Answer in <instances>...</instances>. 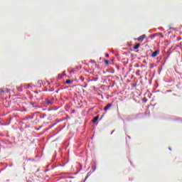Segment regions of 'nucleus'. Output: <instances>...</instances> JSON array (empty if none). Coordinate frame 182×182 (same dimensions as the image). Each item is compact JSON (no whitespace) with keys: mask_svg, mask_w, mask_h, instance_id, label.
I'll list each match as a JSON object with an SVG mask.
<instances>
[{"mask_svg":"<svg viewBox=\"0 0 182 182\" xmlns=\"http://www.w3.org/2000/svg\"><path fill=\"white\" fill-rule=\"evenodd\" d=\"M45 103L47 105V106H52V105H53V98L52 97L46 98Z\"/></svg>","mask_w":182,"mask_h":182,"instance_id":"f257e3e1","label":"nucleus"},{"mask_svg":"<svg viewBox=\"0 0 182 182\" xmlns=\"http://www.w3.org/2000/svg\"><path fill=\"white\" fill-rule=\"evenodd\" d=\"M146 39V34H144L141 36H139L138 38H136L135 41H139V42H142Z\"/></svg>","mask_w":182,"mask_h":182,"instance_id":"f03ea898","label":"nucleus"},{"mask_svg":"<svg viewBox=\"0 0 182 182\" xmlns=\"http://www.w3.org/2000/svg\"><path fill=\"white\" fill-rule=\"evenodd\" d=\"M160 54V50H155L152 54H151V58H156L157 55Z\"/></svg>","mask_w":182,"mask_h":182,"instance_id":"7ed1b4c3","label":"nucleus"},{"mask_svg":"<svg viewBox=\"0 0 182 182\" xmlns=\"http://www.w3.org/2000/svg\"><path fill=\"white\" fill-rule=\"evenodd\" d=\"M112 107V104L109 103L106 105V107L104 108L105 112H107V110H109Z\"/></svg>","mask_w":182,"mask_h":182,"instance_id":"20e7f679","label":"nucleus"},{"mask_svg":"<svg viewBox=\"0 0 182 182\" xmlns=\"http://www.w3.org/2000/svg\"><path fill=\"white\" fill-rule=\"evenodd\" d=\"M97 120H99V115H97V117L93 118L92 123H96V122H97Z\"/></svg>","mask_w":182,"mask_h":182,"instance_id":"39448f33","label":"nucleus"},{"mask_svg":"<svg viewBox=\"0 0 182 182\" xmlns=\"http://www.w3.org/2000/svg\"><path fill=\"white\" fill-rule=\"evenodd\" d=\"M140 48V43H137L134 47V50H136V49H139Z\"/></svg>","mask_w":182,"mask_h":182,"instance_id":"423d86ee","label":"nucleus"},{"mask_svg":"<svg viewBox=\"0 0 182 182\" xmlns=\"http://www.w3.org/2000/svg\"><path fill=\"white\" fill-rule=\"evenodd\" d=\"M24 89H31V84H26L24 85Z\"/></svg>","mask_w":182,"mask_h":182,"instance_id":"0eeeda50","label":"nucleus"},{"mask_svg":"<svg viewBox=\"0 0 182 182\" xmlns=\"http://www.w3.org/2000/svg\"><path fill=\"white\" fill-rule=\"evenodd\" d=\"M38 117H40V119H44L45 117H46V114H43V116L39 115Z\"/></svg>","mask_w":182,"mask_h":182,"instance_id":"6e6552de","label":"nucleus"},{"mask_svg":"<svg viewBox=\"0 0 182 182\" xmlns=\"http://www.w3.org/2000/svg\"><path fill=\"white\" fill-rule=\"evenodd\" d=\"M70 83H72V81H70V80H67L65 81V84H66V85H70Z\"/></svg>","mask_w":182,"mask_h":182,"instance_id":"1a4fd4ad","label":"nucleus"},{"mask_svg":"<svg viewBox=\"0 0 182 182\" xmlns=\"http://www.w3.org/2000/svg\"><path fill=\"white\" fill-rule=\"evenodd\" d=\"M4 93H5V91L3 89H0V95H4Z\"/></svg>","mask_w":182,"mask_h":182,"instance_id":"9d476101","label":"nucleus"},{"mask_svg":"<svg viewBox=\"0 0 182 182\" xmlns=\"http://www.w3.org/2000/svg\"><path fill=\"white\" fill-rule=\"evenodd\" d=\"M105 65H106L107 66L109 65V60H105Z\"/></svg>","mask_w":182,"mask_h":182,"instance_id":"9b49d317","label":"nucleus"},{"mask_svg":"<svg viewBox=\"0 0 182 182\" xmlns=\"http://www.w3.org/2000/svg\"><path fill=\"white\" fill-rule=\"evenodd\" d=\"M21 89H22V87H20L18 88V90L19 92H22V90H21Z\"/></svg>","mask_w":182,"mask_h":182,"instance_id":"f8f14e48","label":"nucleus"},{"mask_svg":"<svg viewBox=\"0 0 182 182\" xmlns=\"http://www.w3.org/2000/svg\"><path fill=\"white\" fill-rule=\"evenodd\" d=\"M62 77H63V75H58V79H62Z\"/></svg>","mask_w":182,"mask_h":182,"instance_id":"ddd939ff","label":"nucleus"},{"mask_svg":"<svg viewBox=\"0 0 182 182\" xmlns=\"http://www.w3.org/2000/svg\"><path fill=\"white\" fill-rule=\"evenodd\" d=\"M105 56H107V58H109V55L107 53L105 55Z\"/></svg>","mask_w":182,"mask_h":182,"instance_id":"4468645a","label":"nucleus"},{"mask_svg":"<svg viewBox=\"0 0 182 182\" xmlns=\"http://www.w3.org/2000/svg\"><path fill=\"white\" fill-rule=\"evenodd\" d=\"M161 38H164V36L163 35L161 34Z\"/></svg>","mask_w":182,"mask_h":182,"instance_id":"2eb2a0df","label":"nucleus"},{"mask_svg":"<svg viewBox=\"0 0 182 182\" xmlns=\"http://www.w3.org/2000/svg\"><path fill=\"white\" fill-rule=\"evenodd\" d=\"M167 92H171V90H167Z\"/></svg>","mask_w":182,"mask_h":182,"instance_id":"dca6fc26","label":"nucleus"},{"mask_svg":"<svg viewBox=\"0 0 182 182\" xmlns=\"http://www.w3.org/2000/svg\"><path fill=\"white\" fill-rule=\"evenodd\" d=\"M31 105H32V106H33V103H31Z\"/></svg>","mask_w":182,"mask_h":182,"instance_id":"f3484780","label":"nucleus"}]
</instances>
